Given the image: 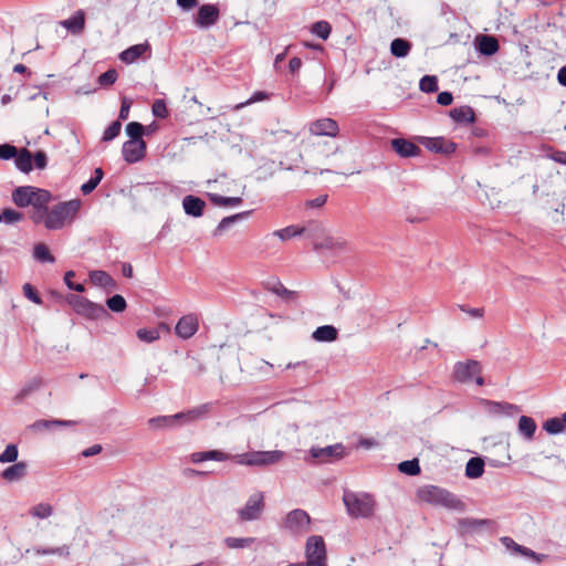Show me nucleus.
I'll return each mask as SVG.
<instances>
[{
  "instance_id": "nucleus-1",
  "label": "nucleus",
  "mask_w": 566,
  "mask_h": 566,
  "mask_svg": "<svg viewBox=\"0 0 566 566\" xmlns=\"http://www.w3.org/2000/svg\"><path fill=\"white\" fill-rule=\"evenodd\" d=\"M11 199L19 208H27L31 206L32 210L29 218L35 226H38V221L41 220L40 212L43 211L44 205H49L51 202L52 193L46 189L34 186H20L12 191Z\"/></svg>"
},
{
  "instance_id": "nucleus-2",
  "label": "nucleus",
  "mask_w": 566,
  "mask_h": 566,
  "mask_svg": "<svg viewBox=\"0 0 566 566\" xmlns=\"http://www.w3.org/2000/svg\"><path fill=\"white\" fill-rule=\"evenodd\" d=\"M80 208L81 201L78 199L60 202L51 209H49V205H44L38 224H43L48 230H60L67 220H72L77 214Z\"/></svg>"
},
{
  "instance_id": "nucleus-3",
  "label": "nucleus",
  "mask_w": 566,
  "mask_h": 566,
  "mask_svg": "<svg viewBox=\"0 0 566 566\" xmlns=\"http://www.w3.org/2000/svg\"><path fill=\"white\" fill-rule=\"evenodd\" d=\"M417 496L426 503L432 505H441L443 507L463 511L465 504L452 492L437 486V485H424L417 492Z\"/></svg>"
},
{
  "instance_id": "nucleus-4",
  "label": "nucleus",
  "mask_w": 566,
  "mask_h": 566,
  "mask_svg": "<svg viewBox=\"0 0 566 566\" xmlns=\"http://www.w3.org/2000/svg\"><path fill=\"white\" fill-rule=\"evenodd\" d=\"M343 502L348 515L354 518H368L374 515L375 501L370 494L345 491Z\"/></svg>"
},
{
  "instance_id": "nucleus-5",
  "label": "nucleus",
  "mask_w": 566,
  "mask_h": 566,
  "mask_svg": "<svg viewBox=\"0 0 566 566\" xmlns=\"http://www.w3.org/2000/svg\"><path fill=\"white\" fill-rule=\"evenodd\" d=\"M283 457L284 452L280 450L250 451L245 453L233 454L232 461L240 465L264 468L280 462Z\"/></svg>"
},
{
  "instance_id": "nucleus-6",
  "label": "nucleus",
  "mask_w": 566,
  "mask_h": 566,
  "mask_svg": "<svg viewBox=\"0 0 566 566\" xmlns=\"http://www.w3.org/2000/svg\"><path fill=\"white\" fill-rule=\"evenodd\" d=\"M66 302L77 314L88 319H104L109 317V313L104 305L94 303L81 295L69 294Z\"/></svg>"
},
{
  "instance_id": "nucleus-7",
  "label": "nucleus",
  "mask_w": 566,
  "mask_h": 566,
  "mask_svg": "<svg viewBox=\"0 0 566 566\" xmlns=\"http://www.w3.org/2000/svg\"><path fill=\"white\" fill-rule=\"evenodd\" d=\"M305 557L312 566H327L326 545L321 535H312L306 539Z\"/></svg>"
},
{
  "instance_id": "nucleus-8",
  "label": "nucleus",
  "mask_w": 566,
  "mask_h": 566,
  "mask_svg": "<svg viewBox=\"0 0 566 566\" xmlns=\"http://www.w3.org/2000/svg\"><path fill=\"white\" fill-rule=\"evenodd\" d=\"M283 527L293 536L303 535L311 530V517L304 510H292L287 513Z\"/></svg>"
},
{
  "instance_id": "nucleus-9",
  "label": "nucleus",
  "mask_w": 566,
  "mask_h": 566,
  "mask_svg": "<svg viewBox=\"0 0 566 566\" xmlns=\"http://www.w3.org/2000/svg\"><path fill=\"white\" fill-rule=\"evenodd\" d=\"M310 453L311 457L316 460V463H332L344 458L345 447L342 443H335L324 448L312 447Z\"/></svg>"
},
{
  "instance_id": "nucleus-10",
  "label": "nucleus",
  "mask_w": 566,
  "mask_h": 566,
  "mask_svg": "<svg viewBox=\"0 0 566 566\" xmlns=\"http://www.w3.org/2000/svg\"><path fill=\"white\" fill-rule=\"evenodd\" d=\"M264 510V495L261 492L252 494L245 505L238 511L241 522L258 520Z\"/></svg>"
},
{
  "instance_id": "nucleus-11",
  "label": "nucleus",
  "mask_w": 566,
  "mask_h": 566,
  "mask_svg": "<svg viewBox=\"0 0 566 566\" xmlns=\"http://www.w3.org/2000/svg\"><path fill=\"white\" fill-rule=\"evenodd\" d=\"M318 230H321V224L316 221H311L304 227L289 226L283 229L275 230L273 234L283 241L298 235H306L310 239H314V233L312 232Z\"/></svg>"
},
{
  "instance_id": "nucleus-12",
  "label": "nucleus",
  "mask_w": 566,
  "mask_h": 566,
  "mask_svg": "<svg viewBox=\"0 0 566 566\" xmlns=\"http://www.w3.org/2000/svg\"><path fill=\"white\" fill-rule=\"evenodd\" d=\"M482 366L478 360L458 361L453 368V377L459 382H470L475 375L481 374Z\"/></svg>"
},
{
  "instance_id": "nucleus-13",
  "label": "nucleus",
  "mask_w": 566,
  "mask_h": 566,
  "mask_svg": "<svg viewBox=\"0 0 566 566\" xmlns=\"http://www.w3.org/2000/svg\"><path fill=\"white\" fill-rule=\"evenodd\" d=\"M419 142L423 145L428 150L441 154V155H451L457 150V144L452 140H449L442 136L440 137H420Z\"/></svg>"
},
{
  "instance_id": "nucleus-14",
  "label": "nucleus",
  "mask_w": 566,
  "mask_h": 566,
  "mask_svg": "<svg viewBox=\"0 0 566 566\" xmlns=\"http://www.w3.org/2000/svg\"><path fill=\"white\" fill-rule=\"evenodd\" d=\"M199 329V317L195 313H189L179 318L175 326L176 335L181 339L191 338Z\"/></svg>"
},
{
  "instance_id": "nucleus-15",
  "label": "nucleus",
  "mask_w": 566,
  "mask_h": 566,
  "mask_svg": "<svg viewBox=\"0 0 566 566\" xmlns=\"http://www.w3.org/2000/svg\"><path fill=\"white\" fill-rule=\"evenodd\" d=\"M147 145L145 140L132 143L127 140L123 144L122 154L127 164H136L146 157Z\"/></svg>"
},
{
  "instance_id": "nucleus-16",
  "label": "nucleus",
  "mask_w": 566,
  "mask_h": 566,
  "mask_svg": "<svg viewBox=\"0 0 566 566\" xmlns=\"http://www.w3.org/2000/svg\"><path fill=\"white\" fill-rule=\"evenodd\" d=\"M323 231H324V229L321 227V230L313 232L314 239H312V241H313V250L314 251H321V250L336 251V250L346 249L347 242L345 240H343L342 238L325 235L324 238L318 240V238H319L318 234L323 233Z\"/></svg>"
},
{
  "instance_id": "nucleus-17",
  "label": "nucleus",
  "mask_w": 566,
  "mask_h": 566,
  "mask_svg": "<svg viewBox=\"0 0 566 566\" xmlns=\"http://www.w3.org/2000/svg\"><path fill=\"white\" fill-rule=\"evenodd\" d=\"M338 132V124L333 118H319L310 124L312 135L336 137Z\"/></svg>"
},
{
  "instance_id": "nucleus-18",
  "label": "nucleus",
  "mask_w": 566,
  "mask_h": 566,
  "mask_svg": "<svg viewBox=\"0 0 566 566\" xmlns=\"http://www.w3.org/2000/svg\"><path fill=\"white\" fill-rule=\"evenodd\" d=\"M390 146L401 158L418 157L421 154L420 147L406 138H394L390 140Z\"/></svg>"
},
{
  "instance_id": "nucleus-19",
  "label": "nucleus",
  "mask_w": 566,
  "mask_h": 566,
  "mask_svg": "<svg viewBox=\"0 0 566 566\" xmlns=\"http://www.w3.org/2000/svg\"><path fill=\"white\" fill-rule=\"evenodd\" d=\"M212 406V402H207L192 409H189L187 411L175 413L174 417L176 418V420H180L184 423L195 422L197 420L206 418L208 413L211 411Z\"/></svg>"
},
{
  "instance_id": "nucleus-20",
  "label": "nucleus",
  "mask_w": 566,
  "mask_h": 566,
  "mask_svg": "<svg viewBox=\"0 0 566 566\" xmlns=\"http://www.w3.org/2000/svg\"><path fill=\"white\" fill-rule=\"evenodd\" d=\"M220 17V12L214 4H202L197 14L196 24L200 28L213 25Z\"/></svg>"
},
{
  "instance_id": "nucleus-21",
  "label": "nucleus",
  "mask_w": 566,
  "mask_h": 566,
  "mask_svg": "<svg viewBox=\"0 0 566 566\" xmlns=\"http://www.w3.org/2000/svg\"><path fill=\"white\" fill-rule=\"evenodd\" d=\"M60 24L73 35H81L85 30V11L76 10L72 17L62 20Z\"/></svg>"
},
{
  "instance_id": "nucleus-22",
  "label": "nucleus",
  "mask_w": 566,
  "mask_h": 566,
  "mask_svg": "<svg viewBox=\"0 0 566 566\" xmlns=\"http://www.w3.org/2000/svg\"><path fill=\"white\" fill-rule=\"evenodd\" d=\"M28 474V464L23 461L6 468L0 476L3 481L12 483L22 480Z\"/></svg>"
},
{
  "instance_id": "nucleus-23",
  "label": "nucleus",
  "mask_w": 566,
  "mask_h": 566,
  "mask_svg": "<svg viewBox=\"0 0 566 566\" xmlns=\"http://www.w3.org/2000/svg\"><path fill=\"white\" fill-rule=\"evenodd\" d=\"M88 276L94 285L103 287L107 292L117 290L116 281L106 271L94 270L90 272Z\"/></svg>"
},
{
  "instance_id": "nucleus-24",
  "label": "nucleus",
  "mask_w": 566,
  "mask_h": 566,
  "mask_svg": "<svg viewBox=\"0 0 566 566\" xmlns=\"http://www.w3.org/2000/svg\"><path fill=\"white\" fill-rule=\"evenodd\" d=\"M206 207L205 200H202L200 197L193 196V195H187L182 199V208L186 212V214L199 218L203 214V210Z\"/></svg>"
},
{
  "instance_id": "nucleus-25",
  "label": "nucleus",
  "mask_w": 566,
  "mask_h": 566,
  "mask_svg": "<svg viewBox=\"0 0 566 566\" xmlns=\"http://www.w3.org/2000/svg\"><path fill=\"white\" fill-rule=\"evenodd\" d=\"M233 454L227 453L220 450H210V451H200L193 452L190 455V460L192 463H200L203 461L212 460V461H229L232 460Z\"/></svg>"
},
{
  "instance_id": "nucleus-26",
  "label": "nucleus",
  "mask_w": 566,
  "mask_h": 566,
  "mask_svg": "<svg viewBox=\"0 0 566 566\" xmlns=\"http://www.w3.org/2000/svg\"><path fill=\"white\" fill-rule=\"evenodd\" d=\"M147 51H150V45L148 42L135 44L124 50L119 54V59L126 64H132L136 62L140 56H143Z\"/></svg>"
},
{
  "instance_id": "nucleus-27",
  "label": "nucleus",
  "mask_w": 566,
  "mask_h": 566,
  "mask_svg": "<svg viewBox=\"0 0 566 566\" xmlns=\"http://www.w3.org/2000/svg\"><path fill=\"white\" fill-rule=\"evenodd\" d=\"M450 117L459 124H472L475 122V113L469 105L454 107L449 113Z\"/></svg>"
},
{
  "instance_id": "nucleus-28",
  "label": "nucleus",
  "mask_w": 566,
  "mask_h": 566,
  "mask_svg": "<svg viewBox=\"0 0 566 566\" xmlns=\"http://www.w3.org/2000/svg\"><path fill=\"white\" fill-rule=\"evenodd\" d=\"M77 423H78V421H74V420L40 419V420L34 421L30 426V428L35 432H40V431H44V430H51L52 428H55V427H71V426H75Z\"/></svg>"
},
{
  "instance_id": "nucleus-29",
  "label": "nucleus",
  "mask_w": 566,
  "mask_h": 566,
  "mask_svg": "<svg viewBox=\"0 0 566 566\" xmlns=\"http://www.w3.org/2000/svg\"><path fill=\"white\" fill-rule=\"evenodd\" d=\"M476 48L479 52L485 56L495 54L499 49V41L492 35H480L476 38Z\"/></svg>"
},
{
  "instance_id": "nucleus-30",
  "label": "nucleus",
  "mask_w": 566,
  "mask_h": 566,
  "mask_svg": "<svg viewBox=\"0 0 566 566\" xmlns=\"http://www.w3.org/2000/svg\"><path fill=\"white\" fill-rule=\"evenodd\" d=\"M14 165L21 172L29 174L32 168V154L27 148L18 150V155L14 157Z\"/></svg>"
},
{
  "instance_id": "nucleus-31",
  "label": "nucleus",
  "mask_w": 566,
  "mask_h": 566,
  "mask_svg": "<svg viewBox=\"0 0 566 566\" xmlns=\"http://www.w3.org/2000/svg\"><path fill=\"white\" fill-rule=\"evenodd\" d=\"M482 402L488 409V411L493 415H511L512 411H517L518 409L515 405L509 402H497L486 399H484Z\"/></svg>"
},
{
  "instance_id": "nucleus-32",
  "label": "nucleus",
  "mask_w": 566,
  "mask_h": 566,
  "mask_svg": "<svg viewBox=\"0 0 566 566\" xmlns=\"http://www.w3.org/2000/svg\"><path fill=\"white\" fill-rule=\"evenodd\" d=\"M338 332L333 325H323L317 327L312 337L317 342H334L337 339Z\"/></svg>"
},
{
  "instance_id": "nucleus-33",
  "label": "nucleus",
  "mask_w": 566,
  "mask_h": 566,
  "mask_svg": "<svg viewBox=\"0 0 566 566\" xmlns=\"http://www.w3.org/2000/svg\"><path fill=\"white\" fill-rule=\"evenodd\" d=\"M483 473H484V461L481 458L474 457V458H471L467 462L465 475L469 479H478V478L482 476Z\"/></svg>"
},
{
  "instance_id": "nucleus-34",
  "label": "nucleus",
  "mask_w": 566,
  "mask_h": 566,
  "mask_svg": "<svg viewBox=\"0 0 566 566\" xmlns=\"http://www.w3.org/2000/svg\"><path fill=\"white\" fill-rule=\"evenodd\" d=\"M411 51V43L402 38H396L390 43V53L396 57H406Z\"/></svg>"
},
{
  "instance_id": "nucleus-35",
  "label": "nucleus",
  "mask_w": 566,
  "mask_h": 566,
  "mask_svg": "<svg viewBox=\"0 0 566 566\" xmlns=\"http://www.w3.org/2000/svg\"><path fill=\"white\" fill-rule=\"evenodd\" d=\"M536 428L537 426L533 418L528 416H521L518 420V431L526 439H533Z\"/></svg>"
},
{
  "instance_id": "nucleus-36",
  "label": "nucleus",
  "mask_w": 566,
  "mask_h": 566,
  "mask_svg": "<svg viewBox=\"0 0 566 566\" xmlns=\"http://www.w3.org/2000/svg\"><path fill=\"white\" fill-rule=\"evenodd\" d=\"M493 521L491 520H480L473 517H467L459 521V525L465 532H475L480 530L484 525H492Z\"/></svg>"
},
{
  "instance_id": "nucleus-37",
  "label": "nucleus",
  "mask_w": 566,
  "mask_h": 566,
  "mask_svg": "<svg viewBox=\"0 0 566 566\" xmlns=\"http://www.w3.org/2000/svg\"><path fill=\"white\" fill-rule=\"evenodd\" d=\"M104 177V170L101 167L95 168L94 175L81 186V191L83 195H90L92 193L95 188L98 186L101 180Z\"/></svg>"
},
{
  "instance_id": "nucleus-38",
  "label": "nucleus",
  "mask_w": 566,
  "mask_h": 566,
  "mask_svg": "<svg viewBox=\"0 0 566 566\" xmlns=\"http://www.w3.org/2000/svg\"><path fill=\"white\" fill-rule=\"evenodd\" d=\"M145 130V126L138 122H130L126 126V134L129 136L132 143H140V140H144L143 135Z\"/></svg>"
},
{
  "instance_id": "nucleus-39",
  "label": "nucleus",
  "mask_w": 566,
  "mask_h": 566,
  "mask_svg": "<svg viewBox=\"0 0 566 566\" xmlns=\"http://www.w3.org/2000/svg\"><path fill=\"white\" fill-rule=\"evenodd\" d=\"M33 256L42 263H54L55 258L50 252L49 248L44 243L35 244L33 249Z\"/></svg>"
},
{
  "instance_id": "nucleus-40",
  "label": "nucleus",
  "mask_w": 566,
  "mask_h": 566,
  "mask_svg": "<svg viewBox=\"0 0 566 566\" xmlns=\"http://www.w3.org/2000/svg\"><path fill=\"white\" fill-rule=\"evenodd\" d=\"M209 199L212 203L223 207H235L242 202L240 197H223L218 193H209Z\"/></svg>"
},
{
  "instance_id": "nucleus-41",
  "label": "nucleus",
  "mask_w": 566,
  "mask_h": 566,
  "mask_svg": "<svg viewBox=\"0 0 566 566\" xmlns=\"http://www.w3.org/2000/svg\"><path fill=\"white\" fill-rule=\"evenodd\" d=\"M43 384V380L41 377H34L33 379H31L30 381H28L21 389L20 391L17 394V399L18 400H23L24 398H27L30 394H32L33 391L38 390Z\"/></svg>"
},
{
  "instance_id": "nucleus-42",
  "label": "nucleus",
  "mask_w": 566,
  "mask_h": 566,
  "mask_svg": "<svg viewBox=\"0 0 566 566\" xmlns=\"http://www.w3.org/2000/svg\"><path fill=\"white\" fill-rule=\"evenodd\" d=\"M107 308L114 313H122L126 310L127 303L126 300L119 295L115 294L106 300Z\"/></svg>"
},
{
  "instance_id": "nucleus-43",
  "label": "nucleus",
  "mask_w": 566,
  "mask_h": 566,
  "mask_svg": "<svg viewBox=\"0 0 566 566\" xmlns=\"http://www.w3.org/2000/svg\"><path fill=\"white\" fill-rule=\"evenodd\" d=\"M398 469L407 475H418L421 471L418 459L406 460L399 463Z\"/></svg>"
},
{
  "instance_id": "nucleus-44",
  "label": "nucleus",
  "mask_w": 566,
  "mask_h": 566,
  "mask_svg": "<svg viewBox=\"0 0 566 566\" xmlns=\"http://www.w3.org/2000/svg\"><path fill=\"white\" fill-rule=\"evenodd\" d=\"M33 552L36 555H59V556H64V557L70 556V547L66 544L55 547V548L34 547Z\"/></svg>"
},
{
  "instance_id": "nucleus-45",
  "label": "nucleus",
  "mask_w": 566,
  "mask_h": 566,
  "mask_svg": "<svg viewBox=\"0 0 566 566\" xmlns=\"http://www.w3.org/2000/svg\"><path fill=\"white\" fill-rule=\"evenodd\" d=\"M256 538L254 537H227L224 539V544L228 548H244L249 547L252 543H254Z\"/></svg>"
},
{
  "instance_id": "nucleus-46",
  "label": "nucleus",
  "mask_w": 566,
  "mask_h": 566,
  "mask_svg": "<svg viewBox=\"0 0 566 566\" xmlns=\"http://www.w3.org/2000/svg\"><path fill=\"white\" fill-rule=\"evenodd\" d=\"M30 515L36 518H48L53 513V507L49 503H39L30 509Z\"/></svg>"
},
{
  "instance_id": "nucleus-47",
  "label": "nucleus",
  "mask_w": 566,
  "mask_h": 566,
  "mask_svg": "<svg viewBox=\"0 0 566 566\" xmlns=\"http://www.w3.org/2000/svg\"><path fill=\"white\" fill-rule=\"evenodd\" d=\"M543 429L549 434H558L565 430L564 423L558 417L547 419L543 424Z\"/></svg>"
},
{
  "instance_id": "nucleus-48",
  "label": "nucleus",
  "mask_w": 566,
  "mask_h": 566,
  "mask_svg": "<svg viewBox=\"0 0 566 566\" xmlns=\"http://www.w3.org/2000/svg\"><path fill=\"white\" fill-rule=\"evenodd\" d=\"M419 87L424 93H436L439 90L437 76L424 75L419 82Z\"/></svg>"
},
{
  "instance_id": "nucleus-49",
  "label": "nucleus",
  "mask_w": 566,
  "mask_h": 566,
  "mask_svg": "<svg viewBox=\"0 0 566 566\" xmlns=\"http://www.w3.org/2000/svg\"><path fill=\"white\" fill-rule=\"evenodd\" d=\"M311 31L322 40H326L332 32V27L327 21H317L312 25Z\"/></svg>"
},
{
  "instance_id": "nucleus-50",
  "label": "nucleus",
  "mask_w": 566,
  "mask_h": 566,
  "mask_svg": "<svg viewBox=\"0 0 566 566\" xmlns=\"http://www.w3.org/2000/svg\"><path fill=\"white\" fill-rule=\"evenodd\" d=\"M19 457L18 446L10 443L6 447L4 451L0 454V463L15 462Z\"/></svg>"
},
{
  "instance_id": "nucleus-51",
  "label": "nucleus",
  "mask_w": 566,
  "mask_h": 566,
  "mask_svg": "<svg viewBox=\"0 0 566 566\" xmlns=\"http://www.w3.org/2000/svg\"><path fill=\"white\" fill-rule=\"evenodd\" d=\"M270 98V94L264 91H256L254 92L250 98H248L245 102L239 103L234 106L233 109L239 111L243 107L251 105L253 103L268 101Z\"/></svg>"
},
{
  "instance_id": "nucleus-52",
  "label": "nucleus",
  "mask_w": 566,
  "mask_h": 566,
  "mask_svg": "<svg viewBox=\"0 0 566 566\" xmlns=\"http://www.w3.org/2000/svg\"><path fill=\"white\" fill-rule=\"evenodd\" d=\"M0 214L2 216V220L8 224L17 223L24 219V214L22 212L12 208H4Z\"/></svg>"
},
{
  "instance_id": "nucleus-53",
  "label": "nucleus",
  "mask_w": 566,
  "mask_h": 566,
  "mask_svg": "<svg viewBox=\"0 0 566 566\" xmlns=\"http://www.w3.org/2000/svg\"><path fill=\"white\" fill-rule=\"evenodd\" d=\"M136 334L137 337L145 343H153L160 337L159 332L156 328H139Z\"/></svg>"
},
{
  "instance_id": "nucleus-54",
  "label": "nucleus",
  "mask_w": 566,
  "mask_h": 566,
  "mask_svg": "<svg viewBox=\"0 0 566 566\" xmlns=\"http://www.w3.org/2000/svg\"><path fill=\"white\" fill-rule=\"evenodd\" d=\"M122 130V124L119 120H114L105 130L102 137L103 142H111L116 138Z\"/></svg>"
},
{
  "instance_id": "nucleus-55",
  "label": "nucleus",
  "mask_w": 566,
  "mask_h": 566,
  "mask_svg": "<svg viewBox=\"0 0 566 566\" xmlns=\"http://www.w3.org/2000/svg\"><path fill=\"white\" fill-rule=\"evenodd\" d=\"M118 77V73L115 69H109L98 76V84L102 86L113 85Z\"/></svg>"
},
{
  "instance_id": "nucleus-56",
  "label": "nucleus",
  "mask_w": 566,
  "mask_h": 566,
  "mask_svg": "<svg viewBox=\"0 0 566 566\" xmlns=\"http://www.w3.org/2000/svg\"><path fill=\"white\" fill-rule=\"evenodd\" d=\"M22 289L23 294L28 300L38 305H41L43 303L40 294L30 283H25Z\"/></svg>"
},
{
  "instance_id": "nucleus-57",
  "label": "nucleus",
  "mask_w": 566,
  "mask_h": 566,
  "mask_svg": "<svg viewBox=\"0 0 566 566\" xmlns=\"http://www.w3.org/2000/svg\"><path fill=\"white\" fill-rule=\"evenodd\" d=\"M151 112L157 118H166L169 114L164 99H156L151 106Z\"/></svg>"
},
{
  "instance_id": "nucleus-58",
  "label": "nucleus",
  "mask_w": 566,
  "mask_h": 566,
  "mask_svg": "<svg viewBox=\"0 0 566 566\" xmlns=\"http://www.w3.org/2000/svg\"><path fill=\"white\" fill-rule=\"evenodd\" d=\"M18 148L10 144H2L0 145V159L1 160H10L14 159V157L18 155Z\"/></svg>"
},
{
  "instance_id": "nucleus-59",
  "label": "nucleus",
  "mask_w": 566,
  "mask_h": 566,
  "mask_svg": "<svg viewBox=\"0 0 566 566\" xmlns=\"http://www.w3.org/2000/svg\"><path fill=\"white\" fill-rule=\"evenodd\" d=\"M250 212H241V213H237V214H233V216H230V217H226L223 218L219 224H218V228L217 230L218 231H222V230H226L227 228H229L233 222H235L237 220H240V219H243L245 216H248Z\"/></svg>"
},
{
  "instance_id": "nucleus-60",
  "label": "nucleus",
  "mask_w": 566,
  "mask_h": 566,
  "mask_svg": "<svg viewBox=\"0 0 566 566\" xmlns=\"http://www.w3.org/2000/svg\"><path fill=\"white\" fill-rule=\"evenodd\" d=\"M75 276V272L70 270V271H66L65 274H64V283L65 285L70 289V290H73V291H76V292H84L85 291V287L82 283H72V279Z\"/></svg>"
},
{
  "instance_id": "nucleus-61",
  "label": "nucleus",
  "mask_w": 566,
  "mask_h": 566,
  "mask_svg": "<svg viewBox=\"0 0 566 566\" xmlns=\"http://www.w3.org/2000/svg\"><path fill=\"white\" fill-rule=\"evenodd\" d=\"M176 421V418L174 416H158L155 418H151L149 420V424L153 427H168L172 426V423Z\"/></svg>"
},
{
  "instance_id": "nucleus-62",
  "label": "nucleus",
  "mask_w": 566,
  "mask_h": 566,
  "mask_svg": "<svg viewBox=\"0 0 566 566\" xmlns=\"http://www.w3.org/2000/svg\"><path fill=\"white\" fill-rule=\"evenodd\" d=\"M32 160L36 169H44L48 165L46 154L42 150L36 151L34 156H32Z\"/></svg>"
},
{
  "instance_id": "nucleus-63",
  "label": "nucleus",
  "mask_w": 566,
  "mask_h": 566,
  "mask_svg": "<svg viewBox=\"0 0 566 566\" xmlns=\"http://www.w3.org/2000/svg\"><path fill=\"white\" fill-rule=\"evenodd\" d=\"M271 291L284 298H291L295 294V292L287 290L281 282H277Z\"/></svg>"
},
{
  "instance_id": "nucleus-64",
  "label": "nucleus",
  "mask_w": 566,
  "mask_h": 566,
  "mask_svg": "<svg viewBox=\"0 0 566 566\" xmlns=\"http://www.w3.org/2000/svg\"><path fill=\"white\" fill-rule=\"evenodd\" d=\"M327 198H328L327 195H319V196H317L314 199L307 200L305 202V206L307 208H313V209L314 208H321V207H323L327 202Z\"/></svg>"
}]
</instances>
